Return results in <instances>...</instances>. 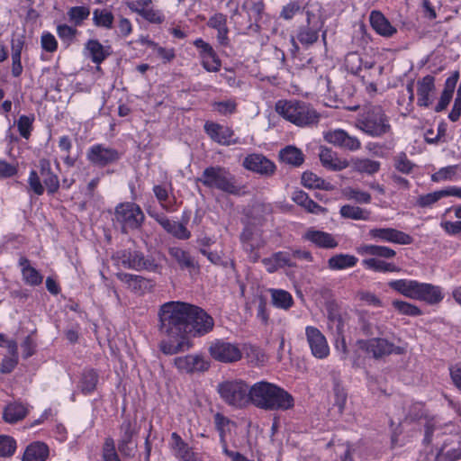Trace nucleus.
Instances as JSON below:
<instances>
[{"label":"nucleus","mask_w":461,"mask_h":461,"mask_svg":"<svg viewBox=\"0 0 461 461\" xmlns=\"http://www.w3.org/2000/svg\"><path fill=\"white\" fill-rule=\"evenodd\" d=\"M196 305L183 302H168L161 305L158 312L160 330L169 339L160 343V349L167 355H174L188 349V325Z\"/></svg>","instance_id":"obj_1"},{"label":"nucleus","mask_w":461,"mask_h":461,"mask_svg":"<svg viewBox=\"0 0 461 461\" xmlns=\"http://www.w3.org/2000/svg\"><path fill=\"white\" fill-rule=\"evenodd\" d=\"M250 404L265 411H286L294 407V397L284 388L259 381L250 386Z\"/></svg>","instance_id":"obj_2"},{"label":"nucleus","mask_w":461,"mask_h":461,"mask_svg":"<svg viewBox=\"0 0 461 461\" xmlns=\"http://www.w3.org/2000/svg\"><path fill=\"white\" fill-rule=\"evenodd\" d=\"M275 109L284 119L299 127L316 125L321 118L310 104L298 100H279Z\"/></svg>","instance_id":"obj_3"},{"label":"nucleus","mask_w":461,"mask_h":461,"mask_svg":"<svg viewBox=\"0 0 461 461\" xmlns=\"http://www.w3.org/2000/svg\"><path fill=\"white\" fill-rule=\"evenodd\" d=\"M196 182L202 183L209 189L219 190L232 195L241 194L243 189L236 176L228 168L221 166L204 168L201 176L196 178Z\"/></svg>","instance_id":"obj_4"},{"label":"nucleus","mask_w":461,"mask_h":461,"mask_svg":"<svg viewBox=\"0 0 461 461\" xmlns=\"http://www.w3.org/2000/svg\"><path fill=\"white\" fill-rule=\"evenodd\" d=\"M356 251L361 256H371V258L362 260V265L366 269L379 273L397 272L399 270L395 264L384 260L393 258L396 255L395 250L389 247L363 244L358 246Z\"/></svg>","instance_id":"obj_5"},{"label":"nucleus","mask_w":461,"mask_h":461,"mask_svg":"<svg viewBox=\"0 0 461 461\" xmlns=\"http://www.w3.org/2000/svg\"><path fill=\"white\" fill-rule=\"evenodd\" d=\"M222 401L230 406L241 409L250 404V386L240 379L226 380L217 385Z\"/></svg>","instance_id":"obj_6"},{"label":"nucleus","mask_w":461,"mask_h":461,"mask_svg":"<svg viewBox=\"0 0 461 461\" xmlns=\"http://www.w3.org/2000/svg\"><path fill=\"white\" fill-rule=\"evenodd\" d=\"M357 127L373 138L382 137L392 131L389 118L380 106L367 110L357 121Z\"/></svg>","instance_id":"obj_7"},{"label":"nucleus","mask_w":461,"mask_h":461,"mask_svg":"<svg viewBox=\"0 0 461 461\" xmlns=\"http://www.w3.org/2000/svg\"><path fill=\"white\" fill-rule=\"evenodd\" d=\"M357 344L358 348L375 359L382 358L391 354L401 355L405 351L404 348L395 346L393 343L382 338L359 339Z\"/></svg>","instance_id":"obj_8"},{"label":"nucleus","mask_w":461,"mask_h":461,"mask_svg":"<svg viewBox=\"0 0 461 461\" xmlns=\"http://www.w3.org/2000/svg\"><path fill=\"white\" fill-rule=\"evenodd\" d=\"M211 357L221 363H234L241 359L242 353L239 346L225 339H214L209 346Z\"/></svg>","instance_id":"obj_9"},{"label":"nucleus","mask_w":461,"mask_h":461,"mask_svg":"<svg viewBox=\"0 0 461 461\" xmlns=\"http://www.w3.org/2000/svg\"><path fill=\"white\" fill-rule=\"evenodd\" d=\"M143 217L140 207L135 203H122L115 210V221L122 225L124 232L138 228Z\"/></svg>","instance_id":"obj_10"},{"label":"nucleus","mask_w":461,"mask_h":461,"mask_svg":"<svg viewBox=\"0 0 461 461\" xmlns=\"http://www.w3.org/2000/svg\"><path fill=\"white\" fill-rule=\"evenodd\" d=\"M324 140L341 149L357 151L361 148V141L356 136L348 134L342 129L330 130L323 133Z\"/></svg>","instance_id":"obj_11"},{"label":"nucleus","mask_w":461,"mask_h":461,"mask_svg":"<svg viewBox=\"0 0 461 461\" xmlns=\"http://www.w3.org/2000/svg\"><path fill=\"white\" fill-rule=\"evenodd\" d=\"M306 340L313 357L323 359L330 354V348L325 336L313 326L305 328Z\"/></svg>","instance_id":"obj_12"},{"label":"nucleus","mask_w":461,"mask_h":461,"mask_svg":"<svg viewBox=\"0 0 461 461\" xmlns=\"http://www.w3.org/2000/svg\"><path fill=\"white\" fill-rule=\"evenodd\" d=\"M137 424L135 420H125L120 427L119 450L125 456H134L136 450L135 436Z\"/></svg>","instance_id":"obj_13"},{"label":"nucleus","mask_w":461,"mask_h":461,"mask_svg":"<svg viewBox=\"0 0 461 461\" xmlns=\"http://www.w3.org/2000/svg\"><path fill=\"white\" fill-rule=\"evenodd\" d=\"M368 235L375 240L399 245H410L413 240L409 234L393 228H374L368 231Z\"/></svg>","instance_id":"obj_14"},{"label":"nucleus","mask_w":461,"mask_h":461,"mask_svg":"<svg viewBox=\"0 0 461 461\" xmlns=\"http://www.w3.org/2000/svg\"><path fill=\"white\" fill-rule=\"evenodd\" d=\"M194 311L188 327V334L193 336H203L212 330L214 321L204 310L196 306Z\"/></svg>","instance_id":"obj_15"},{"label":"nucleus","mask_w":461,"mask_h":461,"mask_svg":"<svg viewBox=\"0 0 461 461\" xmlns=\"http://www.w3.org/2000/svg\"><path fill=\"white\" fill-rule=\"evenodd\" d=\"M242 166L247 170L267 176H272L276 171L275 163L258 153L248 155L244 158Z\"/></svg>","instance_id":"obj_16"},{"label":"nucleus","mask_w":461,"mask_h":461,"mask_svg":"<svg viewBox=\"0 0 461 461\" xmlns=\"http://www.w3.org/2000/svg\"><path fill=\"white\" fill-rule=\"evenodd\" d=\"M204 131L213 141L220 145L230 146L240 143V140L234 138V131L228 126L207 122L204 124Z\"/></svg>","instance_id":"obj_17"},{"label":"nucleus","mask_w":461,"mask_h":461,"mask_svg":"<svg viewBox=\"0 0 461 461\" xmlns=\"http://www.w3.org/2000/svg\"><path fill=\"white\" fill-rule=\"evenodd\" d=\"M120 158L119 152L104 144L93 145L87 151L88 160L98 166H106L118 160Z\"/></svg>","instance_id":"obj_18"},{"label":"nucleus","mask_w":461,"mask_h":461,"mask_svg":"<svg viewBox=\"0 0 461 461\" xmlns=\"http://www.w3.org/2000/svg\"><path fill=\"white\" fill-rule=\"evenodd\" d=\"M175 366L183 373L203 372L209 368V363L200 355H186L174 359Z\"/></svg>","instance_id":"obj_19"},{"label":"nucleus","mask_w":461,"mask_h":461,"mask_svg":"<svg viewBox=\"0 0 461 461\" xmlns=\"http://www.w3.org/2000/svg\"><path fill=\"white\" fill-rule=\"evenodd\" d=\"M194 45L199 50L202 65L209 72H217L221 68V60L212 47L202 39H196Z\"/></svg>","instance_id":"obj_20"},{"label":"nucleus","mask_w":461,"mask_h":461,"mask_svg":"<svg viewBox=\"0 0 461 461\" xmlns=\"http://www.w3.org/2000/svg\"><path fill=\"white\" fill-rule=\"evenodd\" d=\"M461 458V438L447 437L435 456V461H456Z\"/></svg>","instance_id":"obj_21"},{"label":"nucleus","mask_w":461,"mask_h":461,"mask_svg":"<svg viewBox=\"0 0 461 461\" xmlns=\"http://www.w3.org/2000/svg\"><path fill=\"white\" fill-rule=\"evenodd\" d=\"M314 14L311 11L306 12L305 26H302L298 30L297 40L304 47H309L315 43L319 39V32L321 25L312 23Z\"/></svg>","instance_id":"obj_22"},{"label":"nucleus","mask_w":461,"mask_h":461,"mask_svg":"<svg viewBox=\"0 0 461 461\" xmlns=\"http://www.w3.org/2000/svg\"><path fill=\"white\" fill-rule=\"evenodd\" d=\"M412 410L409 414V418L411 420H424L425 436L423 441L426 444H429L432 440L433 433L441 430L442 428L435 418L424 416L423 407L420 403L414 404Z\"/></svg>","instance_id":"obj_23"},{"label":"nucleus","mask_w":461,"mask_h":461,"mask_svg":"<svg viewBox=\"0 0 461 461\" xmlns=\"http://www.w3.org/2000/svg\"><path fill=\"white\" fill-rule=\"evenodd\" d=\"M435 77L427 75L417 82V95L419 106L429 107L432 104L435 93Z\"/></svg>","instance_id":"obj_24"},{"label":"nucleus","mask_w":461,"mask_h":461,"mask_svg":"<svg viewBox=\"0 0 461 461\" xmlns=\"http://www.w3.org/2000/svg\"><path fill=\"white\" fill-rule=\"evenodd\" d=\"M303 238L315 247L324 249H335L339 244L332 234L313 228L308 229Z\"/></svg>","instance_id":"obj_25"},{"label":"nucleus","mask_w":461,"mask_h":461,"mask_svg":"<svg viewBox=\"0 0 461 461\" xmlns=\"http://www.w3.org/2000/svg\"><path fill=\"white\" fill-rule=\"evenodd\" d=\"M319 157L321 165L331 171H340L349 167V161L339 158L338 153L330 148L321 147Z\"/></svg>","instance_id":"obj_26"},{"label":"nucleus","mask_w":461,"mask_h":461,"mask_svg":"<svg viewBox=\"0 0 461 461\" xmlns=\"http://www.w3.org/2000/svg\"><path fill=\"white\" fill-rule=\"evenodd\" d=\"M443 294L439 286L428 283H417L414 300L424 301L435 304L442 301Z\"/></svg>","instance_id":"obj_27"},{"label":"nucleus","mask_w":461,"mask_h":461,"mask_svg":"<svg viewBox=\"0 0 461 461\" xmlns=\"http://www.w3.org/2000/svg\"><path fill=\"white\" fill-rule=\"evenodd\" d=\"M369 21L372 28L384 37H391L396 33V29L390 23L380 12L374 10L370 13Z\"/></svg>","instance_id":"obj_28"},{"label":"nucleus","mask_w":461,"mask_h":461,"mask_svg":"<svg viewBox=\"0 0 461 461\" xmlns=\"http://www.w3.org/2000/svg\"><path fill=\"white\" fill-rule=\"evenodd\" d=\"M458 78L459 73L458 71H455L450 77H448L446 79L444 90L442 91L440 98L437 105L435 106V111L437 113L443 111L449 104Z\"/></svg>","instance_id":"obj_29"},{"label":"nucleus","mask_w":461,"mask_h":461,"mask_svg":"<svg viewBox=\"0 0 461 461\" xmlns=\"http://www.w3.org/2000/svg\"><path fill=\"white\" fill-rule=\"evenodd\" d=\"M40 174L49 194L56 193L59 188V181L50 167V163L47 159L40 160Z\"/></svg>","instance_id":"obj_30"},{"label":"nucleus","mask_w":461,"mask_h":461,"mask_svg":"<svg viewBox=\"0 0 461 461\" xmlns=\"http://www.w3.org/2000/svg\"><path fill=\"white\" fill-rule=\"evenodd\" d=\"M353 172L366 175H375L380 170L381 163L366 158H354L349 161Z\"/></svg>","instance_id":"obj_31"},{"label":"nucleus","mask_w":461,"mask_h":461,"mask_svg":"<svg viewBox=\"0 0 461 461\" xmlns=\"http://www.w3.org/2000/svg\"><path fill=\"white\" fill-rule=\"evenodd\" d=\"M208 26L217 31V40L221 45L226 46L229 43L228 27L226 15L217 13L208 21Z\"/></svg>","instance_id":"obj_32"},{"label":"nucleus","mask_w":461,"mask_h":461,"mask_svg":"<svg viewBox=\"0 0 461 461\" xmlns=\"http://www.w3.org/2000/svg\"><path fill=\"white\" fill-rule=\"evenodd\" d=\"M146 49L149 50L150 59H154L164 64L172 61L176 57L173 48L162 47L152 41L146 40Z\"/></svg>","instance_id":"obj_33"},{"label":"nucleus","mask_w":461,"mask_h":461,"mask_svg":"<svg viewBox=\"0 0 461 461\" xmlns=\"http://www.w3.org/2000/svg\"><path fill=\"white\" fill-rule=\"evenodd\" d=\"M48 456V446L45 443L36 441L26 447L23 456V461H45Z\"/></svg>","instance_id":"obj_34"},{"label":"nucleus","mask_w":461,"mask_h":461,"mask_svg":"<svg viewBox=\"0 0 461 461\" xmlns=\"http://www.w3.org/2000/svg\"><path fill=\"white\" fill-rule=\"evenodd\" d=\"M292 199L298 205L303 207L308 212L314 214H322L326 212V209L319 205L312 200L308 194L302 191L296 190L293 193Z\"/></svg>","instance_id":"obj_35"},{"label":"nucleus","mask_w":461,"mask_h":461,"mask_svg":"<svg viewBox=\"0 0 461 461\" xmlns=\"http://www.w3.org/2000/svg\"><path fill=\"white\" fill-rule=\"evenodd\" d=\"M19 266L25 284L32 286L41 284L43 276L31 266L30 261L26 258H20Z\"/></svg>","instance_id":"obj_36"},{"label":"nucleus","mask_w":461,"mask_h":461,"mask_svg":"<svg viewBox=\"0 0 461 461\" xmlns=\"http://www.w3.org/2000/svg\"><path fill=\"white\" fill-rule=\"evenodd\" d=\"M28 408L21 402L9 403L4 410L3 418L7 423H15L26 417Z\"/></svg>","instance_id":"obj_37"},{"label":"nucleus","mask_w":461,"mask_h":461,"mask_svg":"<svg viewBox=\"0 0 461 461\" xmlns=\"http://www.w3.org/2000/svg\"><path fill=\"white\" fill-rule=\"evenodd\" d=\"M171 446L175 455L182 461L195 460L194 453L188 445L183 441L181 437L175 432L171 435Z\"/></svg>","instance_id":"obj_38"},{"label":"nucleus","mask_w":461,"mask_h":461,"mask_svg":"<svg viewBox=\"0 0 461 461\" xmlns=\"http://www.w3.org/2000/svg\"><path fill=\"white\" fill-rule=\"evenodd\" d=\"M417 283L418 281L411 279H398L390 281L388 286L403 296L414 300Z\"/></svg>","instance_id":"obj_39"},{"label":"nucleus","mask_w":461,"mask_h":461,"mask_svg":"<svg viewBox=\"0 0 461 461\" xmlns=\"http://www.w3.org/2000/svg\"><path fill=\"white\" fill-rule=\"evenodd\" d=\"M358 259L349 254H337L328 260V267L331 270H342L353 267L357 265Z\"/></svg>","instance_id":"obj_40"},{"label":"nucleus","mask_w":461,"mask_h":461,"mask_svg":"<svg viewBox=\"0 0 461 461\" xmlns=\"http://www.w3.org/2000/svg\"><path fill=\"white\" fill-rule=\"evenodd\" d=\"M160 225L168 233L179 240H188L191 237V232L187 228L180 222L173 221L168 219H161Z\"/></svg>","instance_id":"obj_41"},{"label":"nucleus","mask_w":461,"mask_h":461,"mask_svg":"<svg viewBox=\"0 0 461 461\" xmlns=\"http://www.w3.org/2000/svg\"><path fill=\"white\" fill-rule=\"evenodd\" d=\"M279 156L283 162L294 167L301 166L304 161V156L301 149L294 146H287L281 149Z\"/></svg>","instance_id":"obj_42"},{"label":"nucleus","mask_w":461,"mask_h":461,"mask_svg":"<svg viewBox=\"0 0 461 461\" xmlns=\"http://www.w3.org/2000/svg\"><path fill=\"white\" fill-rule=\"evenodd\" d=\"M272 303L276 308L287 310L294 304L291 294L282 289H270Z\"/></svg>","instance_id":"obj_43"},{"label":"nucleus","mask_w":461,"mask_h":461,"mask_svg":"<svg viewBox=\"0 0 461 461\" xmlns=\"http://www.w3.org/2000/svg\"><path fill=\"white\" fill-rule=\"evenodd\" d=\"M86 50L95 64H100L108 56V52L97 40H89L86 44Z\"/></svg>","instance_id":"obj_44"},{"label":"nucleus","mask_w":461,"mask_h":461,"mask_svg":"<svg viewBox=\"0 0 461 461\" xmlns=\"http://www.w3.org/2000/svg\"><path fill=\"white\" fill-rule=\"evenodd\" d=\"M339 213L343 218L356 221H367L370 212L356 205L346 204L340 207Z\"/></svg>","instance_id":"obj_45"},{"label":"nucleus","mask_w":461,"mask_h":461,"mask_svg":"<svg viewBox=\"0 0 461 461\" xmlns=\"http://www.w3.org/2000/svg\"><path fill=\"white\" fill-rule=\"evenodd\" d=\"M243 9L249 8L251 12L254 13L256 15L255 17V23H249L248 26V30L252 32H258L259 31V25L258 24V22L261 19L264 9H265V4L262 0L258 1H252V0H246L242 5Z\"/></svg>","instance_id":"obj_46"},{"label":"nucleus","mask_w":461,"mask_h":461,"mask_svg":"<svg viewBox=\"0 0 461 461\" xmlns=\"http://www.w3.org/2000/svg\"><path fill=\"white\" fill-rule=\"evenodd\" d=\"M302 184L308 188L330 190L332 188L329 182L319 177L312 172H304L302 176Z\"/></svg>","instance_id":"obj_47"},{"label":"nucleus","mask_w":461,"mask_h":461,"mask_svg":"<svg viewBox=\"0 0 461 461\" xmlns=\"http://www.w3.org/2000/svg\"><path fill=\"white\" fill-rule=\"evenodd\" d=\"M169 254L182 268H194L195 267L194 260L190 254L181 248H170Z\"/></svg>","instance_id":"obj_48"},{"label":"nucleus","mask_w":461,"mask_h":461,"mask_svg":"<svg viewBox=\"0 0 461 461\" xmlns=\"http://www.w3.org/2000/svg\"><path fill=\"white\" fill-rule=\"evenodd\" d=\"M67 14L71 23L75 26H80L89 17L90 8L85 5L73 6L68 10Z\"/></svg>","instance_id":"obj_49"},{"label":"nucleus","mask_w":461,"mask_h":461,"mask_svg":"<svg viewBox=\"0 0 461 461\" xmlns=\"http://www.w3.org/2000/svg\"><path fill=\"white\" fill-rule=\"evenodd\" d=\"M447 196H448L447 188L422 194L418 197L416 203L421 208H427Z\"/></svg>","instance_id":"obj_50"},{"label":"nucleus","mask_w":461,"mask_h":461,"mask_svg":"<svg viewBox=\"0 0 461 461\" xmlns=\"http://www.w3.org/2000/svg\"><path fill=\"white\" fill-rule=\"evenodd\" d=\"M343 195L348 200H352L357 203L368 204L371 203V194L368 192L354 187H346L343 190Z\"/></svg>","instance_id":"obj_51"},{"label":"nucleus","mask_w":461,"mask_h":461,"mask_svg":"<svg viewBox=\"0 0 461 461\" xmlns=\"http://www.w3.org/2000/svg\"><path fill=\"white\" fill-rule=\"evenodd\" d=\"M113 19V14L106 9H95L93 12V22L95 26L111 29Z\"/></svg>","instance_id":"obj_52"},{"label":"nucleus","mask_w":461,"mask_h":461,"mask_svg":"<svg viewBox=\"0 0 461 461\" xmlns=\"http://www.w3.org/2000/svg\"><path fill=\"white\" fill-rule=\"evenodd\" d=\"M392 305H393V309L396 312H398V313L402 314V315L415 317V316H420L422 313L421 310L418 306H416L412 303H407L405 301L394 300V301H393Z\"/></svg>","instance_id":"obj_53"},{"label":"nucleus","mask_w":461,"mask_h":461,"mask_svg":"<svg viewBox=\"0 0 461 461\" xmlns=\"http://www.w3.org/2000/svg\"><path fill=\"white\" fill-rule=\"evenodd\" d=\"M98 375L94 370L86 371L83 374L80 388L84 393H89L95 389Z\"/></svg>","instance_id":"obj_54"},{"label":"nucleus","mask_w":461,"mask_h":461,"mask_svg":"<svg viewBox=\"0 0 461 461\" xmlns=\"http://www.w3.org/2000/svg\"><path fill=\"white\" fill-rule=\"evenodd\" d=\"M119 278L125 283L128 287L137 294H141V287L143 284V277L141 276L132 274H120Z\"/></svg>","instance_id":"obj_55"},{"label":"nucleus","mask_w":461,"mask_h":461,"mask_svg":"<svg viewBox=\"0 0 461 461\" xmlns=\"http://www.w3.org/2000/svg\"><path fill=\"white\" fill-rule=\"evenodd\" d=\"M394 167L399 172L408 175L411 173L415 165L407 158V155L403 152L396 155L393 158Z\"/></svg>","instance_id":"obj_56"},{"label":"nucleus","mask_w":461,"mask_h":461,"mask_svg":"<svg viewBox=\"0 0 461 461\" xmlns=\"http://www.w3.org/2000/svg\"><path fill=\"white\" fill-rule=\"evenodd\" d=\"M16 450V441L9 436L0 435V456H12Z\"/></svg>","instance_id":"obj_57"},{"label":"nucleus","mask_w":461,"mask_h":461,"mask_svg":"<svg viewBox=\"0 0 461 461\" xmlns=\"http://www.w3.org/2000/svg\"><path fill=\"white\" fill-rule=\"evenodd\" d=\"M456 169L457 166H447L442 167L431 176V180L433 182L452 180L456 175Z\"/></svg>","instance_id":"obj_58"},{"label":"nucleus","mask_w":461,"mask_h":461,"mask_svg":"<svg viewBox=\"0 0 461 461\" xmlns=\"http://www.w3.org/2000/svg\"><path fill=\"white\" fill-rule=\"evenodd\" d=\"M345 64L351 73L357 74L362 70L363 60L360 55L357 52H350L346 56Z\"/></svg>","instance_id":"obj_59"},{"label":"nucleus","mask_w":461,"mask_h":461,"mask_svg":"<svg viewBox=\"0 0 461 461\" xmlns=\"http://www.w3.org/2000/svg\"><path fill=\"white\" fill-rule=\"evenodd\" d=\"M103 457L104 461H120L115 450L114 440L112 438H108L104 441Z\"/></svg>","instance_id":"obj_60"},{"label":"nucleus","mask_w":461,"mask_h":461,"mask_svg":"<svg viewBox=\"0 0 461 461\" xmlns=\"http://www.w3.org/2000/svg\"><path fill=\"white\" fill-rule=\"evenodd\" d=\"M57 33L62 41L71 42L78 33V31L68 24H59L57 27Z\"/></svg>","instance_id":"obj_61"},{"label":"nucleus","mask_w":461,"mask_h":461,"mask_svg":"<svg viewBox=\"0 0 461 461\" xmlns=\"http://www.w3.org/2000/svg\"><path fill=\"white\" fill-rule=\"evenodd\" d=\"M212 105L215 111L223 115L233 113L237 107L236 102L230 99L215 102Z\"/></svg>","instance_id":"obj_62"},{"label":"nucleus","mask_w":461,"mask_h":461,"mask_svg":"<svg viewBox=\"0 0 461 461\" xmlns=\"http://www.w3.org/2000/svg\"><path fill=\"white\" fill-rule=\"evenodd\" d=\"M41 178L35 170H32L28 177L30 189L37 195H41L44 193V186L41 184Z\"/></svg>","instance_id":"obj_63"},{"label":"nucleus","mask_w":461,"mask_h":461,"mask_svg":"<svg viewBox=\"0 0 461 461\" xmlns=\"http://www.w3.org/2000/svg\"><path fill=\"white\" fill-rule=\"evenodd\" d=\"M32 122H33V117H29L26 115L20 116V118L18 120V122H17L18 131H19L21 136L23 137L24 139H28L31 134Z\"/></svg>","instance_id":"obj_64"}]
</instances>
